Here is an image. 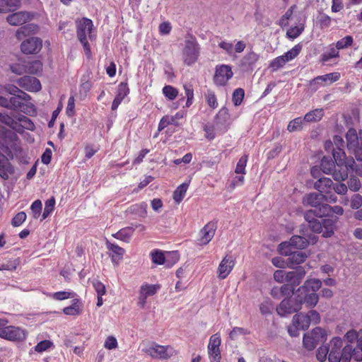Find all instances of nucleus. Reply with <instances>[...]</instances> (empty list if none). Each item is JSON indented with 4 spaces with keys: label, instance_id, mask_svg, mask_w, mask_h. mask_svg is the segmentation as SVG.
Listing matches in <instances>:
<instances>
[{
    "label": "nucleus",
    "instance_id": "obj_1",
    "mask_svg": "<svg viewBox=\"0 0 362 362\" xmlns=\"http://www.w3.org/2000/svg\"><path fill=\"white\" fill-rule=\"evenodd\" d=\"M18 140V136L13 131L0 125V149L6 155L0 151V176L4 179L8 177L6 168L8 158L13 159V153L21 152Z\"/></svg>",
    "mask_w": 362,
    "mask_h": 362
},
{
    "label": "nucleus",
    "instance_id": "obj_2",
    "mask_svg": "<svg viewBox=\"0 0 362 362\" xmlns=\"http://www.w3.org/2000/svg\"><path fill=\"white\" fill-rule=\"evenodd\" d=\"M303 202L304 205L315 208L314 209L307 210L303 214L304 218L308 223L309 228L315 233H321L322 224L320 225L318 218H320L322 214H320L318 210L326 202H328V196L320 192H310L304 196Z\"/></svg>",
    "mask_w": 362,
    "mask_h": 362
},
{
    "label": "nucleus",
    "instance_id": "obj_3",
    "mask_svg": "<svg viewBox=\"0 0 362 362\" xmlns=\"http://www.w3.org/2000/svg\"><path fill=\"white\" fill-rule=\"evenodd\" d=\"M318 211L322 214L321 220H320V223L322 224V236L325 238H331L334 234L336 225L339 221L337 215L341 216L344 214V209L341 206H332L326 203Z\"/></svg>",
    "mask_w": 362,
    "mask_h": 362
},
{
    "label": "nucleus",
    "instance_id": "obj_4",
    "mask_svg": "<svg viewBox=\"0 0 362 362\" xmlns=\"http://www.w3.org/2000/svg\"><path fill=\"white\" fill-rule=\"evenodd\" d=\"M300 235H293L287 245H289L291 249H305L309 245H315L318 241V237L313 234L314 233L310 230L308 224L300 225L299 230Z\"/></svg>",
    "mask_w": 362,
    "mask_h": 362
},
{
    "label": "nucleus",
    "instance_id": "obj_5",
    "mask_svg": "<svg viewBox=\"0 0 362 362\" xmlns=\"http://www.w3.org/2000/svg\"><path fill=\"white\" fill-rule=\"evenodd\" d=\"M6 320L0 319V337L8 341L21 342L27 337V332L18 327L8 325Z\"/></svg>",
    "mask_w": 362,
    "mask_h": 362
},
{
    "label": "nucleus",
    "instance_id": "obj_6",
    "mask_svg": "<svg viewBox=\"0 0 362 362\" xmlns=\"http://www.w3.org/2000/svg\"><path fill=\"white\" fill-rule=\"evenodd\" d=\"M327 340V334L320 327L314 328L311 332L305 333L303 338V346L308 351L314 350L320 343Z\"/></svg>",
    "mask_w": 362,
    "mask_h": 362
},
{
    "label": "nucleus",
    "instance_id": "obj_7",
    "mask_svg": "<svg viewBox=\"0 0 362 362\" xmlns=\"http://www.w3.org/2000/svg\"><path fill=\"white\" fill-rule=\"evenodd\" d=\"M199 45L196 38L190 35L189 39L185 40V47L182 51L184 63L187 66L194 64L199 58Z\"/></svg>",
    "mask_w": 362,
    "mask_h": 362
},
{
    "label": "nucleus",
    "instance_id": "obj_8",
    "mask_svg": "<svg viewBox=\"0 0 362 362\" xmlns=\"http://www.w3.org/2000/svg\"><path fill=\"white\" fill-rule=\"evenodd\" d=\"M279 250L281 255L288 256L287 264H300L305 261L308 256L305 252L301 250H293L287 245L286 242H283L279 245Z\"/></svg>",
    "mask_w": 362,
    "mask_h": 362
},
{
    "label": "nucleus",
    "instance_id": "obj_9",
    "mask_svg": "<svg viewBox=\"0 0 362 362\" xmlns=\"http://www.w3.org/2000/svg\"><path fill=\"white\" fill-rule=\"evenodd\" d=\"M300 302L295 294V297L290 296L284 298L276 308L278 315L284 317L286 315L298 312L301 310Z\"/></svg>",
    "mask_w": 362,
    "mask_h": 362
},
{
    "label": "nucleus",
    "instance_id": "obj_10",
    "mask_svg": "<svg viewBox=\"0 0 362 362\" xmlns=\"http://www.w3.org/2000/svg\"><path fill=\"white\" fill-rule=\"evenodd\" d=\"M233 74L231 67L228 65L222 64L217 66L214 76V82L216 85L225 86L228 81L232 78Z\"/></svg>",
    "mask_w": 362,
    "mask_h": 362
},
{
    "label": "nucleus",
    "instance_id": "obj_11",
    "mask_svg": "<svg viewBox=\"0 0 362 362\" xmlns=\"http://www.w3.org/2000/svg\"><path fill=\"white\" fill-rule=\"evenodd\" d=\"M42 47V41L37 37H30L23 40L21 49L23 54H33L38 53Z\"/></svg>",
    "mask_w": 362,
    "mask_h": 362
},
{
    "label": "nucleus",
    "instance_id": "obj_12",
    "mask_svg": "<svg viewBox=\"0 0 362 362\" xmlns=\"http://www.w3.org/2000/svg\"><path fill=\"white\" fill-rule=\"evenodd\" d=\"M295 294L297 296L301 307L305 303L307 308H313L316 306L319 300V294L310 293L309 291L299 292V288L296 291Z\"/></svg>",
    "mask_w": 362,
    "mask_h": 362
},
{
    "label": "nucleus",
    "instance_id": "obj_13",
    "mask_svg": "<svg viewBox=\"0 0 362 362\" xmlns=\"http://www.w3.org/2000/svg\"><path fill=\"white\" fill-rule=\"evenodd\" d=\"M331 349L329 351V362H340L341 360V348L343 340L340 337H334L330 341Z\"/></svg>",
    "mask_w": 362,
    "mask_h": 362
},
{
    "label": "nucleus",
    "instance_id": "obj_14",
    "mask_svg": "<svg viewBox=\"0 0 362 362\" xmlns=\"http://www.w3.org/2000/svg\"><path fill=\"white\" fill-rule=\"evenodd\" d=\"M168 349L172 350V348L170 346H160L153 344L152 346L146 348L143 351L153 358L159 359H168L173 355L172 353L170 354L168 352Z\"/></svg>",
    "mask_w": 362,
    "mask_h": 362
},
{
    "label": "nucleus",
    "instance_id": "obj_15",
    "mask_svg": "<svg viewBox=\"0 0 362 362\" xmlns=\"http://www.w3.org/2000/svg\"><path fill=\"white\" fill-rule=\"evenodd\" d=\"M355 161L351 158L344 159V163L343 167L340 168L339 170H335L333 173V178L336 181H344L348 178L349 170H354Z\"/></svg>",
    "mask_w": 362,
    "mask_h": 362
},
{
    "label": "nucleus",
    "instance_id": "obj_16",
    "mask_svg": "<svg viewBox=\"0 0 362 362\" xmlns=\"http://www.w3.org/2000/svg\"><path fill=\"white\" fill-rule=\"evenodd\" d=\"M18 84L28 91L37 92L41 90L40 81L33 76H24L18 80Z\"/></svg>",
    "mask_w": 362,
    "mask_h": 362
},
{
    "label": "nucleus",
    "instance_id": "obj_17",
    "mask_svg": "<svg viewBox=\"0 0 362 362\" xmlns=\"http://www.w3.org/2000/svg\"><path fill=\"white\" fill-rule=\"evenodd\" d=\"M234 265L235 262L232 257H228V255H226L225 257L223 258L221 263L219 264L217 270L218 277L220 279H226L232 271L233 268L234 267Z\"/></svg>",
    "mask_w": 362,
    "mask_h": 362
},
{
    "label": "nucleus",
    "instance_id": "obj_18",
    "mask_svg": "<svg viewBox=\"0 0 362 362\" xmlns=\"http://www.w3.org/2000/svg\"><path fill=\"white\" fill-rule=\"evenodd\" d=\"M216 229V223L215 222L211 221L208 223L200 231L199 244H208L214 236Z\"/></svg>",
    "mask_w": 362,
    "mask_h": 362
},
{
    "label": "nucleus",
    "instance_id": "obj_19",
    "mask_svg": "<svg viewBox=\"0 0 362 362\" xmlns=\"http://www.w3.org/2000/svg\"><path fill=\"white\" fill-rule=\"evenodd\" d=\"M305 274V269L303 267L298 266L293 271L286 272V281L294 286H298L300 284Z\"/></svg>",
    "mask_w": 362,
    "mask_h": 362
},
{
    "label": "nucleus",
    "instance_id": "obj_20",
    "mask_svg": "<svg viewBox=\"0 0 362 362\" xmlns=\"http://www.w3.org/2000/svg\"><path fill=\"white\" fill-rule=\"evenodd\" d=\"M129 88L127 83H120L118 85L117 95L112 103V110H116L123 99L129 94Z\"/></svg>",
    "mask_w": 362,
    "mask_h": 362
},
{
    "label": "nucleus",
    "instance_id": "obj_21",
    "mask_svg": "<svg viewBox=\"0 0 362 362\" xmlns=\"http://www.w3.org/2000/svg\"><path fill=\"white\" fill-rule=\"evenodd\" d=\"M340 78V74L337 72L329 73L327 74L318 76L310 81V86H315V84H331Z\"/></svg>",
    "mask_w": 362,
    "mask_h": 362
},
{
    "label": "nucleus",
    "instance_id": "obj_22",
    "mask_svg": "<svg viewBox=\"0 0 362 362\" xmlns=\"http://www.w3.org/2000/svg\"><path fill=\"white\" fill-rule=\"evenodd\" d=\"M29 13L25 11H18L8 15L7 22L11 25H20L26 23L29 19Z\"/></svg>",
    "mask_w": 362,
    "mask_h": 362
},
{
    "label": "nucleus",
    "instance_id": "obj_23",
    "mask_svg": "<svg viewBox=\"0 0 362 362\" xmlns=\"http://www.w3.org/2000/svg\"><path fill=\"white\" fill-rule=\"evenodd\" d=\"M93 21L87 18H83L81 21H80L77 23V37L78 38H81L83 36H86V31L89 33V37L91 38V30L93 29Z\"/></svg>",
    "mask_w": 362,
    "mask_h": 362
},
{
    "label": "nucleus",
    "instance_id": "obj_24",
    "mask_svg": "<svg viewBox=\"0 0 362 362\" xmlns=\"http://www.w3.org/2000/svg\"><path fill=\"white\" fill-rule=\"evenodd\" d=\"M107 248L110 251L109 255L112 259V262L117 264L119 261L123 257L124 250L118 246L117 245L113 244L107 241Z\"/></svg>",
    "mask_w": 362,
    "mask_h": 362
},
{
    "label": "nucleus",
    "instance_id": "obj_25",
    "mask_svg": "<svg viewBox=\"0 0 362 362\" xmlns=\"http://www.w3.org/2000/svg\"><path fill=\"white\" fill-rule=\"evenodd\" d=\"M333 183L330 178L322 177L314 183V188L322 194H327L332 189Z\"/></svg>",
    "mask_w": 362,
    "mask_h": 362
},
{
    "label": "nucleus",
    "instance_id": "obj_26",
    "mask_svg": "<svg viewBox=\"0 0 362 362\" xmlns=\"http://www.w3.org/2000/svg\"><path fill=\"white\" fill-rule=\"evenodd\" d=\"M292 323L293 326L300 327L302 330L308 329L310 325V319H308L307 314L303 313L294 315Z\"/></svg>",
    "mask_w": 362,
    "mask_h": 362
},
{
    "label": "nucleus",
    "instance_id": "obj_27",
    "mask_svg": "<svg viewBox=\"0 0 362 362\" xmlns=\"http://www.w3.org/2000/svg\"><path fill=\"white\" fill-rule=\"evenodd\" d=\"M336 165L331 156H323L320 163V169L325 174L333 175V173L337 170Z\"/></svg>",
    "mask_w": 362,
    "mask_h": 362
},
{
    "label": "nucleus",
    "instance_id": "obj_28",
    "mask_svg": "<svg viewBox=\"0 0 362 362\" xmlns=\"http://www.w3.org/2000/svg\"><path fill=\"white\" fill-rule=\"evenodd\" d=\"M30 96L26 93H21V94L11 96L8 99L9 109L17 110L21 107L23 101H28Z\"/></svg>",
    "mask_w": 362,
    "mask_h": 362
},
{
    "label": "nucleus",
    "instance_id": "obj_29",
    "mask_svg": "<svg viewBox=\"0 0 362 362\" xmlns=\"http://www.w3.org/2000/svg\"><path fill=\"white\" fill-rule=\"evenodd\" d=\"M322 286V281L317 279H307L303 286L299 287V292H302L304 291H312L313 293H315Z\"/></svg>",
    "mask_w": 362,
    "mask_h": 362
},
{
    "label": "nucleus",
    "instance_id": "obj_30",
    "mask_svg": "<svg viewBox=\"0 0 362 362\" xmlns=\"http://www.w3.org/2000/svg\"><path fill=\"white\" fill-rule=\"evenodd\" d=\"M230 118L228 110L223 107H222L215 117L214 125L218 128L225 127L227 121Z\"/></svg>",
    "mask_w": 362,
    "mask_h": 362
},
{
    "label": "nucleus",
    "instance_id": "obj_31",
    "mask_svg": "<svg viewBox=\"0 0 362 362\" xmlns=\"http://www.w3.org/2000/svg\"><path fill=\"white\" fill-rule=\"evenodd\" d=\"M22 0H0V12L15 11L21 6Z\"/></svg>",
    "mask_w": 362,
    "mask_h": 362
},
{
    "label": "nucleus",
    "instance_id": "obj_32",
    "mask_svg": "<svg viewBox=\"0 0 362 362\" xmlns=\"http://www.w3.org/2000/svg\"><path fill=\"white\" fill-rule=\"evenodd\" d=\"M147 204L144 202L130 206L127 211L130 214L137 215L139 217L145 218L147 215Z\"/></svg>",
    "mask_w": 362,
    "mask_h": 362
},
{
    "label": "nucleus",
    "instance_id": "obj_33",
    "mask_svg": "<svg viewBox=\"0 0 362 362\" xmlns=\"http://www.w3.org/2000/svg\"><path fill=\"white\" fill-rule=\"evenodd\" d=\"M323 115L324 110L322 108H317L305 114L303 121L307 122H318L322 118Z\"/></svg>",
    "mask_w": 362,
    "mask_h": 362
},
{
    "label": "nucleus",
    "instance_id": "obj_34",
    "mask_svg": "<svg viewBox=\"0 0 362 362\" xmlns=\"http://www.w3.org/2000/svg\"><path fill=\"white\" fill-rule=\"evenodd\" d=\"M134 230L132 228H124L119 230L117 233L113 235V236L120 240L128 243L130 240L131 237L133 235Z\"/></svg>",
    "mask_w": 362,
    "mask_h": 362
},
{
    "label": "nucleus",
    "instance_id": "obj_35",
    "mask_svg": "<svg viewBox=\"0 0 362 362\" xmlns=\"http://www.w3.org/2000/svg\"><path fill=\"white\" fill-rule=\"evenodd\" d=\"M26 72L37 75L42 71V63L40 60L29 62L25 65Z\"/></svg>",
    "mask_w": 362,
    "mask_h": 362
},
{
    "label": "nucleus",
    "instance_id": "obj_36",
    "mask_svg": "<svg viewBox=\"0 0 362 362\" xmlns=\"http://www.w3.org/2000/svg\"><path fill=\"white\" fill-rule=\"evenodd\" d=\"M299 26H294L288 29L286 32L287 37L290 39H295L298 37L305 29V20L300 23V20L298 21Z\"/></svg>",
    "mask_w": 362,
    "mask_h": 362
},
{
    "label": "nucleus",
    "instance_id": "obj_37",
    "mask_svg": "<svg viewBox=\"0 0 362 362\" xmlns=\"http://www.w3.org/2000/svg\"><path fill=\"white\" fill-rule=\"evenodd\" d=\"M259 58V54L252 50L243 57L241 61L242 65L245 66H252L258 61Z\"/></svg>",
    "mask_w": 362,
    "mask_h": 362
},
{
    "label": "nucleus",
    "instance_id": "obj_38",
    "mask_svg": "<svg viewBox=\"0 0 362 362\" xmlns=\"http://www.w3.org/2000/svg\"><path fill=\"white\" fill-rule=\"evenodd\" d=\"M189 187V184L184 182L179 185L173 192V199L175 202L180 203L184 198Z\"/></svg>",
    "mask_w": 362,
    "mask_h": 362
},
{
    "label": "nucleus",
    "instance_id": "obj_39",
    "mask_svg": "<svg viewBox=\"0 0 362 362\" xmlns=\"http://www.w3.org/2000/svg\"><path fill=\"white\" fill-rule=\"evenodd\" d=\"M332 158H334V163L339 168L343 167L344 163V159L346 158V154L343 148H338V149L333 148L332 150Z\"/></svg>",
    "mask_w": 362,
    "mask_h": 362
},
{
    "label": "nucleus",
    "instance_id": "obj_40",
    "mask_svg": "<svg viewBox=\"0 0 362 362\" xmlns=\"http://www.w3.org/2000/svg\"><path fill=\"white\" fill-rule=\"evenodd\" d=\"M339 56V49L334 45H330L329 49L321 55V60L324 62H328L332 58Z\"/></svg>",
    "mask_w": 362,
    "mask_h": 362
},
{
    "label": "nucleus",
    "instance_id": "obj_41",
    "mask_svg": "<svg viewBox=\"0 0 362 362\" xmlns=\"http://www.w3.org/2000/svg\"><path fill=\"white\" fill-rule=\"evenodd\" d=\"M4 124L10 127L12 129L18 133H23L25 129L23 124H21L16 118L14 119L8 115L6 116Z\"/></svg>",
    "mask_w": 362,
    "mask_h": 362
},
{
    "label": "nucleus",
    "instance_id": "obj_42",
    "mask_svg": "<svg viewBox=\"0 0 362 362\" xmlns=\"http://www.w3.org/2000/svg\"><path fill=\"white\" fill-rule=\"evenodd\" d=\"M160 288V284H143L141 286L140 292L146 296H152L155 295L157 291Z\"/></svg>",
    "mask_w": 362,
    "mask_h": 362
},
{
    "label": "nucleus",
    "instance_id": "obj_43",
    "mask_svg": "<svg viewBox=\"0 0 362 362\" xmlns=\"http://www.w3.org/2000/svg\"><path fill=\"white\" fill-rule=\"evenodd\" d=\"M332 18L324 13H320L317 17V25L321 30L328 28L331 25Z\"/></svg>",
    "mask_w": 362,
    "mask_h": 362
},
{
    "label": "nucleus",
    "instance_id": "obj_44",
    "mask_svg": "<svg viewBox=\"0 0 362 362\" xmlns=\"http://www.w3.org/2000/svg\"><path fill=\"white\" fill-rule=\"evenodd\" d=\"M79 300L75 298L72 300V304L70 306L66 307L63 309V312L67 315H76L79 314Z\"/></svg>",
    "mask_w": 362,
    "mask_h": 362
},
{
    "label": "nucleus",
    "instance_id": "obj_45",
    "mask_svg": "<svg viewBox=\"0 0 362 362\" xmlns=\"http://www.w3.org/2000/svg\"><path fill=\"white\" fill-rule=\"evenodd\" d=\"M55 205V199L54 197H50L45 202V206L42 216V220L47 218L53 211Z\"/></svg>",
    "mask_w": 362,
    "mask_h": 362
},
{
    "label": "nucleus",
    "instance_id": "obj_46",
    "mask_svg": "<svg viewBox=\"0 0 362 362\" xmlns=\"http://www.w3.org/2000/svg\"><path fill=\"white\" fill-rule=\"evenodd\" d=\"M151 259L154 264H166V256H165L164 253L158 250H154L151 252Z\"/></svg>",
    "mask_w": 362,
    "mask_h": 362
},
{
    "label": "nucleus",
    "instance_id": "obj_47",
    "mask_svg": "<svg viewBox=\"0 0 362 362\" xmlns=\"http://www.w3.org/2000/svg\"><path fill=\"white\" fill-rule=\"evenodd\" d=\"M302 49V45L298 44L295 45L291 49L288 50L284 54V57L286 58L287 62H289L296 58Z\"/></svg>",
    "mask_w": 362,
    "mask_h": 362
},
{
    "label": "nucleus",
    "instance_id": "obj_48",
    "mask_svg": "<svg viewBox=\"0 0 362 362\" xmlns=\"http://www.w3.org/2000/svg\"><path fill=\"white\" fill-rule=\"evenodd\" d=\"M16 119L24 127L25 129L28 130H33L35 129V124L32 120L28 117L18 115L16 116Z\"/></svg>",
    "mask_w": 362,
    "mask_h": 362
},
{
    "label": "nucleus",
    "instance_id": "obj_49",
    "mask_svg": "<svg viewBox=\"0 0 362 362\" xmlns=\"http://www.w3.org/2000/svg\"><path fill=\"white\" fill-rule=\"evenodd\" d=\"M341 360L342 362H350L353 358V347L350 344H347L341 349Z\"/></svg>",
    "mask_w": 362,
    "mask_h": 362
},
{
    "label": "nucleus",
    "instance_id": "obj_50",
    "mask_svg": "<svg viewBox=\"0 0 362 362\" xmlns=\"http://www.w3.org/2000/svg\"><path fill=\"white\" fill-rule=\"evenodd\" d=\"M296 8V5L291 6L286 11V13L281 17L279 20V25L281 27H285L288 25V21L291 19L294 9Z\"/></svg>",
    "mask_w": 362,
    "mask_h": 362
},
{
    "label": "nucleus",
    "instance_id": "obj_51",
    "mask_svg": "<svg viewBox=\"0 0 362 362\" xmlns=\"http://www.w3.org/2000/svg\"><path fill=\"white\" fill-rule=\"evenodd\" d=\"M346 139L348 146H354L356 144H358V135L356 129H349L346 134Z\"/></svg>",
    "mask_w": 362,
    "mask_h": 362
},
{
    "label": "nucleus",
    "instance_id": "obj_52",
    "mask_svg": "<svg viewBox=\"0 0 362 362\" xmlns=\"http://www.w3.org/2000/svg\"><path fill=\"white\" fill-rule=\"evenodd\" d=\"M245 96V91L243 88H236L233 93L232 96L233 102L235 105V106H238L241 104L243 102V100Z\"/></svg>",
    "mask_w": 362,
    "mask_h": 362
},
{
    "label": "nucleus",
    "instance_id": "obj_53",
    "mask_svg": "<svg viewBox=\"0 0 362 362\" xmlns=\"http://www.w3.org/2000/svg\"><path fill=\"white\" fill-rule=\"evenodd\" d=\"M165 258L166 266L168 267H171L180 259V255L177 251H171L167 253Z\"/></svg>",
    "mask_w": 362,
    "mask_h": 362
},
{
    "label": "nucleus",
    "instance_id": "obj_54",
    "mask_svg": "<svg viewBox=\"0 0 362 362\" xmlns=\"http://www.w3.org/2000/svg\"><path fill=\"white\" fill-rule=\"evenodd\" d=\"M354 42L353 37L351 35H346L340 40L337 41L335 44L337 49H346L352 45Z\"/></svg>",
    "mask_w": 362,
    "mask_h": 362
},
{
    "label": "nucleus",
    "instance_id": "obj_55",
    "mask_svg": "<svg viewBox=\"0 0 362 362\" xmlns=\"http://www.w3.org/2000/svg\"><path fill=\"white\" fill-rule=\"evenodd\" d=\"M163 93L169 100H174L178 94L177 90L171 86H165L163 88Z\"/></svg>",
    "mask_w": 362,
    "mask_h": 362
},
{
    "label": "nucleus",
    "instance_id": "obj_56",
    "mask_svg": "<svg viewBox=\"0 0 362 362\" xmlns=\"http://www.w3.org/2000/svg\"><path fill=\"white\" fill-rule=\"evenodd\" d=\"M286 62H288L286 60V58L284 57V55L279 56L271 62L269 67L272 68L273 71H276L283 67Z\"/></svg>",
    "mask_w": 362,
    "mask_h": 362
},
{
    "label": "nucleus",
    "instance_id": "obj_57",
    "mask_svg": "<svg viewBox=\"0 0 362 362\" xmlns=\"http://www.w3.org/2000/svg\"><path fill=\"white\" fill-rule=\"evenodd\" d=\"M303 119L300 117H297L291 120L288 124L287 129L290 132L300 130L302 128Z\"/></svg>",
    "mask_w": 362,
    "mask_h": 362
},
{
    "label": "nucleus",
    "instance_id": "obj_58",
    "mask_svg": "<svg viewBox=\"0 0 362 362\" xmlns=\"http://www.w3.org/2000/svg\"><path fill=\"white\" fill-rule=\"evenodd\" d=\"M329 348L328 346H321L317 350L316 357L320 362H324L329 355Z\"/></svg>",
    "mask_w": 362,
    "mask_h": 362
},
{
    "label": "nucleus",
    "instance_id": "obj_59",
    "mask_svg": "<svg viewBox=\"0 0 362 362\" xmlns=\"http://www.w3.org/2000/svg\"><path fill=\"white\" fill-rule=\"evenodd\" d=\"M250 334V331L248 330L247 329H245V328H243V327H235L230 332L229 337L231 339L234 340V339H236V337L238 335H247V334Z\"/></svg>",
    "mask_w": 362,
    "mask_h": 362
},
{
    "label": "nucleus",
    "instance_id": "obj_60",
    "mask_svg": "<svg viewBox=\"0 0 362 362\" xmlns=\"http://www.w3.org/2000/svg\"><path fill=\"white\" fill-rule=\"evenodd\" d=\"M247 161V156H243L238 160L236 168H235V173L237 174H245V166Z\"/></svg>",
    "mask_w": 362,
    "mask_h": 362
},
{
    "label": "nucleus",
    "instance_id": "obj_61",
    "mask_svg": "<svg viewBox=\"0 0 362 362\" xmlns=\"http://www.w3.org/2000/svg\"><path fill=\"white\" fill-rule=\"evenodd\" d=\"M221 338L217 334L212 335L209 339L208 349H220L219 346L221 345Z\"/></svg>",
    "mask_w": 362,
    "mask_h": 362
},
{
    "label": "nucleus",
    "instance_id": "obj_62",
    "mask_svg": "<svg viewBox=\"0 0 362 362\" xmlns=\"http://www.w3.org/2000/svg\"><path fill=\"white\" fill-rule=\"evenodd\" d=\"M347 184L349 189L353 192H358L361 187V181L356 177H350Z\"/></svg>",
    "mask_w": 362,
    "mask_h": 362
},
{
    "label": "nucleus",
    "instance_id": "obj_63",
    "mask_svg": "<svg viewBox=\"0 0 362 362\" xmlns=\"http://www.w3.org/2000/svg\"><path fill=\"white\" fill-rule=\"evenodd\" d=\"M53 346V343L49 340H43L37 343L35 346V351L42 353Z\"/></svg>",
    "mask_w": 362,
    "mask_h": 362
},
{
    "label": "nucleus",
    "instance_id": "obj_64",
    "mask_svg": "<svg viewBox=\"0 0 362 362\" xmlns=\"http://www.w3.org/2000/svg\"><path fill=\"white\" fill-rule=\"evenodd\" d=\"M26 219V214L24 211L18 213L11 220V224L14 227L21 226Z\"/></svg>",
    "mask_w": 362,
    "mask_h": 362
}]
</instances>
